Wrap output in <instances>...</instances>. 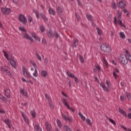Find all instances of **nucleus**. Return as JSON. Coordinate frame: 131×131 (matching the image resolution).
<instances>
[{"label":"nucleus","mask_w":131,"mask_h":131,"mask_svg":"<svg viewBox=\"0 0 131 131\" xmlns=\"http://www.w3.org/2000/svg\"><path fill=\"white\" fill-rule=\"evenodd\" d=\"M3 53L4 54L5 57H6L7 60L9 62L10 65H11L13 68L16 69V61H15V59H14V57L6 54V52L4 50L3 51Z\"/></svg>","instance_id":"1"},{"label":"nucleus","mask_w":131,"mask_h":131,"mask_svg":"<svg viewBox=\"0 0 131 131\" xmlns=\"http://www.w3.org/2000/svg\"><path fill=\"white\" fill-rule=\"evenodd\" d=\"M100 49L101 51H103V52L105 53H109V52H111V48L107 44L103 43L101 45Z\"/></svg>","instance_id":"2"},{"label":"nucleus","mask_w":131,"mask_h":131,"mask_svg":"<svg viewBox=\"0 0 131 131\" xmlns=\"http://www.w3.org/2000/svg\"><path fill=\"white\" fill-rule=\"evenodd\" d=\"M119 60L123 64V65H126L128 62L127 57H126V55L121 54L119 57Z\"/></svg>","instance_id":"3"},{"label":"nucleus","mask_w":131,"mask_h":131,"mask_svg":"<svg viewBox=\"0 0 131 131\" xmlns=\"http://www.w3.org/2000/svg\"><path fill=\"white\" fill-rule=\"evenodd\" d=\"M18 20L19 22H21V23L24 25H26L27 24V18H26V17L22 14L19 15Z\"/></svg>","instance_id":"4"},{"label":"nucleus","mask_w":131,"mask_h":131,"mask_svg":"<svg viewBox=\"0 0 131 131\" xmlns=\"http://www.w3.org/2000/svg\"><path fill=\"white\" fill-rule=\"evenodd\" d=\"M1 11L4 15H9V14H10L11 12H12L11 9L8 8L6 7L2 8Z\"/></svg>","instance_id":"5"},{"label":"nucleus","mask_w":131,"mask_h":131,"mask_svg":"<svg viewBox=\"0 0 131 131\" xmlns=\"http://www.w3.org/2000/svg\"><path fill=\"white\" fill-rule=\"evenodd\" d=\"M23 73L25 76L27 78H29L31 77V75H30V73L28 72V70L26 69V68L24 67H23Z\"/></svg>","instance_id":"6"},{"label":"nucleus","mask_w":131,"mask_h":131,"mask_svg":"<svg viewBox=\"0 0 131 131\" xmlns=\"http://www.w3.org/2000/svg\"><path fill=\"white\" fill-rule=\"evenodd\" d=\"M62 101L63 102V104L66 106V107L68 108L69 110H71L73 113L75 112V110L71 108L70 106L69 105V104L67 103V101H66V99L65 98H62Z\"/></svg>","instance_id":"7"},{"label":"nucleus","mask_w":131,"mask_h":131,"mask_svg":"<svg viewBox=\"0 0 131 131\" xmlns=\"http://www.w3.org/2000/svg\"><path fill=\"white\" fill-rule=\"evenodd\" d=\"M2 71L3 72H5L7 75H8L9 76H12V74H11V72H10L9 70H8L5 67H1Z\"/></svg>","instance_id":"8"},{"label":"nucleus","mask_w":131,"mask_h":131,"mask_svg":"<svg viewBox=\"0 0 131 131\" xmlns=\"http://www.w3.org/2000/svg\"><path fill=\"white\" fill-rule=\"evenodd\" d=\"M62 117L64 119V120H65V121H68L70 123H72L73 120L71 118L68 117L65 115H62Z\"/></svg>","instance_id":"9"},{"label":"nucleus","mask_w":131,"mask_h":131,"mask_svg":"<svg viewBox=\"0 0 131 131\" xmlns=\"http://www.w3.org/2000/svg\"><path fill=\"white\" fill-rule=\"evenodd\" d=\"M56 11H57V13L59 14V15H62L64 12V8H62L61 6H58L56 8Z\"/></svg>","instance_id":"10"},{"label":"nucleus","mask_w":131,"mask_h":131,"mask_svg":"<svg viewBox=\"0 0 131 131\" xmlns=\"http://www.w3.org/2000/svg\"><path fill=\"white\" fill-rule=\"evenodd\" d=\"M4 94L7 98H11V91L9 89L4 90Z\"/></svg>","instance_id":"11"},{"label":"nucleus","mask_w":131,"mask_h":131,"mask_svg":"<svg viewBox=\"0 0 131 131\" xmlns=\"http://www.w3.org/2000/svg\"><path fill=\"white\" fill-rule=\"evenodd\" d=\"M119 8L120 9H124L125 8V6H126V4H125V1H121L119 3Z\"/></svg>","instance_id":"12"},{"label":"nucleus","mask_w":131,"mask_h":131,"mask_svg":"<svg viewBox=\"0 0 131 131\" xmlns=\"http://www.w3.org/2000/svg\"><path fill=\"white\" fill-rule=\"evenodd\" d=\"M100 86L102 88L103 90L105 91V92H110V90L108 89L106 85H105V83L103 82H101L100 84Z\"/></svg>","instance_id":"13"},{"label":"nucleus","mask_w":131,"mask_h":131,"mask_svg":"<svg viewBox=\"0 0 131 131\" xmlns=\"http://www.w3.org/2000/svg\"><path fill=\"white\" fill-rule=\"evenodd\" d=\"M4 122L8 125L9 128H11V125H12V121H11V120L6 119L5 120Z\"/></svg>","instance_id":"14"},{"label":"nucleus","mask_w":131,"mask_h":131,"mask_svg":"<svg viewBox=\"0 0 131 131\" xmlns=\"http://www.w3.org/2000/svg\"><path fill=\"white\" fill-rule=\"evenodd\" d=\"M45 125L47 131H52V130H51L52 128V125L49 123V122H46L45 123Z\"/></svg>","instance_id":"15"},{"label":"nucleus","mask_w":131,"mask_h":131,"mask_svg":"<svg viewBox=\"0 0 131 131\" xmlns=\"http://www.w3.org/2000/svg\"><path fill=\"white\" fill-rule=\"evenodd\" d=\"M47 35L50 38H52V37L54 36V34L53 33V30H52V29H49V31L47 32Z\"/></svg>","instance_id":"16"},{"label":"nucleus","mask_w":131,"mask_h":131,"mask_svg":"<svg viewBox=\"0 0 131 131\" xmlns=\"http://www.w3.org/2000/svg\"><path fill=\"white\" fill-rule=\"evenodd\" d=\"M40 17H41V18L43 19V21H45V22H48V17L46 16V14H45V13H40Z\"/></svg>","instance_id":"17"},{"label":"nucleus","mask_w":131,"mask_h":131,"mask_svg":"<svg viewBox=\"0 0 131 131\" xmlns=\"http://www.w3.org/2000/svg\"><path fill=\"white\" fill-rule=\"evenodd\" d=\"M24 37L25 38H26L27 39H29V40H30L31 41H33V39H32V37L29 36L26 33L24 34Z\"/></svg>","instance_id":"18"},{"label":"nucleus","mask_w":131,"mask_h":131,"mask_svg":"<svg viewBox=\"0 0 131 131\" xmlns=\"http://www.w3.org/2000/svg\"><path fill=\"white\" fill-rule=\"evenodd\" d=\"M21 115H22L25 122L26 123H27L28 124H29V120H28V118H27V117L26 116L24 115V114H23V113H21Z\"/></svg>","instance_id":"19"},{"label":"nucleus","mask_w":131,"mask_h":131,"mask_svg":"<svg viewBox=\"0 0 131 131\" xmlns=\"http://www.w3.org/2000/svg\"><path fill=\"white\" fill-rule=\"evenodd\" d=\"M95 68L94 69V72H97V70H98L99 72H101V67H100V66H95Z\"/></svg>","instance_id":"20"},{"label":"nucleus","mask_w":131,"mask_h":131,"mask_svg":"<svg viewBox=\"0 0 131 131\" xmlns=\"http://www.w3.org/2000/svg\"><path fill=\"white\" fill-rule=\"evenodd\" d=\"M49 13L50 15H53V16H55V15H56V12H55V11H54L53 8H49Z\"/></svg>","instance_id":"21"},{"label":"nucleus","mask_w":131,"mask_h":131,"mask_svg":"<svg viewBox=\"0 0 131 131\" xmlns=\"http://www.w3.org/2000/svg\"><path fill=\"white\" fill-rule=\"evenodd\" d=\"M119 111L120 113H121V114H122V115H123V116H125V117H126V116H127V114H126V113H125V112H124V111L123 110L119 108Z\"/></svg>","instance_id":"22"},{"label":"nucleus","mask_w":131,"mask_h":131,"mask_svg":"<svg viewBox=\"0 0 131 131\" xmlns=\"http://www.w3.org/2000/svg\"><path fill=\"white\" fill-rule=\"evenodd\" d=\"M86 17L88 18V20L89 21H90V22H93V16L91 14H86Z\"/></svg>","instance_id":"23"},{"label":"nucleus","mask_w":131,"mask_h":131,"mask_svg":"<svg viewBox=\"0 0 131 131\" xmlns=\"http://www.w3.org/2000/svg\"><path fill=\"white\" fill-rule=\"evenodd\" d=\"M78 46V40L75 39L74 41V43L72 45L73 48H76Z\"/></svg>","instance_id":"24"},{"label":"nucleus","mask_w":131,"mask_h":131,"mask_svg":"<svg viewBox=\"0 0 131 131\" xmlns=\"http://www.w3.org/2000/svg\"><path fill=\"white\" fill-rule=\"evenodd\" d=\"M34 129H35L36 131H42V130H41V128H40V126H39V125L38 124L35 125Z\"/></svg>","instance_id":"25"},{"label":"nucleus","mask_w":131,"mask_h":131,"mask_svg":"<svg viewBox=\"0 0 131 131\" xmlns=\"http://www.w3.org/2000/svg\"><path fill=\"white\" fill-rule=\"evenodd\" d=\"M30 113L33 118H35V117H36V113H35V110L31 111Z\"/></svg>","instance_id":"26"},{"label":"nucleus","mask_w":131,"mask_h":131,"mask_svg":"<svg viewBox=\"0 0 131 131\" xmlns=\"http://www.w3.org/2000/svg\"><path fill=\"white\" fill-rule=\"evenodd\" d=\"M41 76L42 77H47V75H48V72L46 71H42L41 72Z\"/></svg>","instance_id":"27"},{"label":"nucleus","mask_w":131,"mask_h":131,"mask_svg":"<svg viewBox=\"0 0 131 131\" xmlns=\"http://www.w3.org/2000/svg\"><path fill=\"white\" fill-rule=\"evenodd\" d=\"M56 122L59 128H61V127L63 126V125H62V123L61 122V121H60V120L59 119H57L56 121Z\"/></svg>","instance_id":"28"},{"label":"nucleus","mask_w":131,"mask_h":131,"mask_svg":"<svg viewBox=\"0 0 131 131\" xmlns=\"http://www.w3.org/2000/svg\"><path fill=\"white\" fill-rule=\"evenodd\" d=\"M20 94L25 97H27V92H24V89L20 90Z\"/></svg>","instance_id":"29"},{"label":"nucleus","mask_w":131,"mask_h":131,"mask_svg":"<svg viewBox=\"0 0 131 131\" xmlns=\"http://www.w3.org/2000/svg\"><path fill=\"white\" fill-rule=\"evenodd\" d=\"M117 22H118V24L119 25V26H121V27H125V26H124V25L122 23V20H118Z\"/></svg>","instance_id":"30"},{"label":"nucleus","mask_w":131,"mask_h":131,"mask_svg":"<svg viewBox=\"0 0 131 131\" xmlns=\"http://www.w3.org/2000/svg\"><path fill=\"white\" fill-rule=\"evenodd\" d=\"M112 7L113 9L116 10L117 9V5L116 4V3L113 2L112 3Z\"/></svg>","instance_id":"31"},{"label":"nucleus","mask_w":131,"mask_h":131,"mask_svg":"<svg viewBox=\"0 0 131 131\" xmlns=\"http://www.w3.org/2000/svg\"><path fill=\"white\" fill-rule=\"evenodd\" d=\"M34 14H35L37 19H39V17H40L39 12H38L37 10H35L34 11Z\"/></svg>","instance_id":"32"},{"label":"nucleus","mask_w":131,"mask_h":131,"mask_svg":"<svg viewBox=\"0 0 131 131\" xmlns=\"http://www.w3.org/2000/svg\"><path fill=\"white\" fill-rule=\"evenodd\" d=\"M67 75H68V76H69V77L72 78L74 76V74H72L70 71H67Z\"/></svg>","instance_id":"33"},{"label":"nucleus","mask_w":131,"mask_h":131,"mask_svg":"<svg viewBox=\"0 0 131 131\" xmlns=\"http://www.w3.org/2000/svg\"><path fill=\"white\" fill-rule=\"evenodd\" d=\"M79 116H80V117H81V119H82V120L84 121L85 120V117L83 116V115H82V114H81V113L79 112Z\"/></svg>","instance_id":"34"},{"label":"nucleus","mask_w":131,"mask_h":131,"mask_svg":"<svg viewBox=\"0 0 131 131\" xmlns=\"http://www.w3.org/2000/svg\"><path fill=\"white\" fill-rule=\"evenodd\" d=\"M79 57L80 58L79 59L81 63H84V59H83V57H82V55H79Z\"/></svg>","instance_id":"35"},{"label":"nucleus","mask_w":131,"mask_h":131,"mask_svg":"<svg viewBox=\"0 0 131 131\" xmlns=\"http://www.w3.org/2000/svg\"><path fill=\"white\" fill-rule=\"evenodd\" d=\"M120 37H121V38H123V39L125 38V35L123 32L120 33Z\"/></svg>","instance_id":"36"},{"label":"nucleus","mask_w":131,"mask_h":131,"mask_svg":"<svg viewBox=\"0 0 131 131\" xmlns=\"http://www.w3.org/2000/svg\"><path fill=\"white\" fill-rule=\"evenodd\" d=\"M54 34V36L56 38H59V37H60V35H59L58 32L55 31Z\"/></svg>","instance_id":"37"},{"label":"nucleus","mask_w":131,"mask_h":131,"mask_svg":"<svg viewBox=\"0 0 131 131\" xmlns=\"http://www.w3.org/2000/svg\"><path fill=\"white\" fill-rule=\"evenodd\" d=\"M36 57L37 58L38 60L39 61H41V57L38 54V53L36 52Z\"/></svg>","instance_id":"38"},{"label":"nucleus","mask_w":131,"mask_h":131,"mask_svg":"<svg viewBox=\"0 0 131 131\" xmlns=\"http://www.w3.org/2000/svg\"><path fill=\"white\" fill-rule=\"evenodd\" d=\"M72 78H74V79H75V82H76V83H78V78L75 76V75H74V76Z\"/></svg>","instance_id":"39"},{"label":"nucleus","mask_w":131,"mask_h":131,"mask_svg":"<svg viewBox=\"0 0 131 131\" xmlns=\"http://www.w3.org/2000/svg\"><path fill=\"white\" fill-rule=\"evenodd\" d=\"M33 75L34 76H35V77H37V76H38V74H37V69H35V72L33 74Z\"/></svg>","instance_id":"40"},{"label":"nucleus","mask_w":131,"mask_h":131,"mask_svg":"<svg viewBox=\"0 0 131 131\" xmlns=\"http://www.w3.org/2000/svg\"><path fill=\"white\" fill-rule=\"evenodd\" d=\"M108 119H109V121H110V122H111V123L114 124V125H116V122H115V121L114 120H113V119H112L110 118Z\"/></svg>","instance_id":"41"},{"label":"nucleus","mask_w":131,"mask_h":131,"mask_svg":"<svg viewBox=\"0 0 131 131\" xmlns=\"http://www.w3.org/2000/svg\"><path fill=\"white\" fill-rule=\"evenodd\" d=\"M86 122H87L88 124H89V125H90V126H92V124L91 122V120H90V119H87L86 120Z\"/></svg>","instance_id":"42"},{"label":"nucleus","mask_w":131,"mask_h":131,"mask_svg":"<svg viewBox=\"0 0 131 131\" xmlns=\"http://www.w3.org/2000/svg\"><path fill=\"white\" fill-rule=\"evenodd\" d=\"M126 95L128 100H130L131 99V95L129 93H126Z\"/></svg>","instance_id":"43"},{"label":"nucleus","mask_w":131,"mask_h":131,"mask_svg":"<svg viewBox=\"0 0 131 131\" xmlns=\"http://www.w3.org/2000/svg\"><path fill=\"white\" fill-rule=\"evenodd\" d=\"M19 29L20 30V31H23V32H26V29H25V28H24V27H19Z\"/></svg>","instance_id":"44"},{"label":"nucleus","mask_w":131,"mask_h":131,"mask_svg":"<svg viewBox=\"0 0 131 131\" xmlns=\"http://www.w3.org/2000/svg\"><path fill=\"white\" fill-rule=\"evenodd\" d=\"M97 29L99 35H102V31L100 29V28H97Z\"/></svg>","instance_id":"45"},{"label":"nucleus","mask_w":131,"mask_h":131,"mask_svg":"<svg viewBox=\"0 0 131 131\" xmlns=\"http://www.w3.org/2000/svg\"><path fill=\"white\" fill-rule=\"evenodd\" d=\"M102 61L104 62V64H105V66H107V65H108V62H107L106 58H105V57H103Z\"/></svg>","instance_id":"46"},{"label":"nucleus","mask_w":131,"mask_h":131,"mask_svg":"<svg viewBox=\"0 0 131 131\" xmlns=\"http://www.w3.org/2000/svg\"><path fill=\"white\" fill-rule=\"evenodd\" d=\"M67 81H68V85L69 86V88H71V80H70V79H69V78H67Z\"/></svg>","instance_id":"47"},{"label":"nucleus","mask_w":131,"mask_h":131,"mask_svg":"<svg viewBox=\"0 0 131 131\" xmlns=\"http://www.w3.org/2000/svg\"><path fill=\"white\" fill-rule=\"evenodd\" d=\"M0 99L2 100V101H5V102H7V100H6V98L4 97V96L0 95Z\"/></svg>","instance_id":"48"},{"label":"nucleus","mask_w":131,"mask_h":131,"mask_svg":"<svg viewBox=\"0 0 131 131\" xmlns=\"http://www.w3.org/2000/svg\"><path fill=\"white\" fill-rule=\"evenodd\" d=\"M75 15H76V18L77 19L78 21H80V16H79V14H78V13H76Z\"/></svg>","instance_id":"49"},{"label":"nucleus","mask_w":131,"mask_h":131,"mask_svg":"<svg viewBox=\"0 0 131 131\" xmlns=\"http://www.w3.org/2000/svg\"><path fill=\"white\" fill-rule=\"evenodd\" d=\"M28 21L30 23H31V22H32V21H33V18H32V17L29 16L28 17Z\"/></svg>","instance_id":"50"},{"label":"nucleus","mask_w":131,"mask_h":131,"mask_svg":"<svg viewBox=\"0 0 131 131\" xmlns=\"http://www.w3.org/2000/svg\"><path fill=\"white\" fill-rule=\"evenodd\" d=\"M40 29L41 32H45V31L46 30V29H45V27L40 26Z\"/></svg>","instance_id":"51"},{"label":"nucleus","mask_w":131,"mask_h":131,"mask_svg":"<svg viewBox=\"0 0 131 131\" xmlns=\"http://www.w3.org/2000/svg\"><path fill=\"white\" fill-rule=\"evenodd\" d=\"M6 113V112L5 111L3 110V108L0 107V114H5Z\"/></svg>","instance_id":"52"},{"label":"nucleus","mask_w":131,"mask_h":131,"mask_svg":"<svg viewBox=\"0 0 131 131\" xmlns=\"http://www.w3.org/2000/svg\"><path fill=\"white\" fill-rule=\"evenodd\" d=\"M30 63L33 65V67H35L36 66V64H35V62L33 61V60H30Z\"/></svg>","instance_id":"53"},{"label":"nucleus","mask_w":131,"mask_h":131,"mask_svg":"<svg viewBox=\"0 0 131 131\" xmlns=\"http://www.w3.org/2000/svg\"><path fill=\"white\" fill-rule=\"evenodd\" d=\"M64 127H66L67 131H72L71 130V129H70V127L67 125L64 126Z\"/></svg>","instance_id":"54"},{"label":"nucleus","mask_w":131,"mask_h":131,"mask_svg":"<svg viewBox=\"0 0 131 131\" xmlns=\"http://www.w3.org/2000/svg\"><path fill=\"white\" fill-rule=\"evenodd\" d=\"M114 23L115 25H117V18H116V17H114Z\"/></svg>","instance_id":"55"},{"label":"nucleus","mask_w":131,"mask_h":131,"mask_svg":"<svg viewBox=\"0 0 131 131\" xmlns=\"http://www.w3.org/2000/svg\"><path fill=\"white\" fill-rule=\"evenodd\" d=\"M106 85H107L108 88H110L111 86V84H110V82L108 80L106 81Z\"/></svg>","instance_id":"56"},{"label":"nucleus","mask_w":131,"mask_h":131,"mask_svg":"<svg viewBox=\"0 0 131 131\" xmlns=\"http://www.w3.org/2000/svg\"><path fill=\"white\" fill-rule=\"evenodd\" d=\"M42 43H43L44 45H47V41H46V38H42Z\"/></svg>","instance_id":"57"},{"label":"nucleus","mask_w":131,"mask_h":131,"mask_svg":"<svg viewBox=\"0 0 131 131\" xmlns=\"http://www.w3.org/2000/svg\"><path fill=\"white\" fill-rule=\"evenodd\" d=\"M113 73L114 77H115V79H116V78H117V74H116V73H115V72H113Z\"/></svg>","instance_id":"58"},{"label":"nucleus","mask_w":131,"mask_h":131,"mask_svg":"<svg viewBox=\"0 0 131 131\" xmlns=\"http://www.w3.org/2000/svg\"><path fill=\"white\" fill-rule=\"evenodd\" d=\"M77 3L78 4V6H79L80 7H81L82 4H81V2H80V1L77 0Z\"/></svg>","instance_id":"59"},{"label":"nucleus","mask_w":131,"mask_h":131,"mask_svg":"<svg viewBox=\"0 0 131 131\" xmlns=\"http://www.w3.org/2000/svg\"><path fill=\"white\" fill-rule=\"evenodd\" d=\"M35 39H36V40H37L38 41H40V38H39V37H37V36H36L35 37V38H34Z\"/></svg>","instance_id":"60"},{"label":"nucleus","mask_w":131,"mask_h":131,"mask_svg":"<svg viewBox=\"0 0 131 131\" xmlns=\"http://www.w3.org/2000/svg\"><path fill=\"white\" fill-rule=\"evenodd\" d=\"M121 127H122V128H123V129L124 130H127V129L126 128V127H125V126H123V125H120Z\"/></svg>","instance_id":"61"},{"label":"nucleus","mask_w":131,"mask_h":131,"mask_svg":"<svg viewBox=\"0 0 131 131\" xmlns=\"http://www.w3.org/2000/svg\"><path fill=\"white\" fill-rule=\"evenodd\" d=\"M118 20H121V14H119L118 16Z\"/></svg>","instance_id":"62"},{"label":"nucleus","mask_w":131,"mask_h":131,"mask_svg":"<svg viewBox=\"0 0 131 131\" xmlns=\"http://www.w3.org/2000/svg\"><path fill=\"white\" fill-rule=\"evenodd\" d=\"M32 37H34V38H35V37H36V35L35 34V33H32Z\"/></svg>","instance_id":"63"},{"label":"nucleus","mask_w":131,"mask_h":131,"mask_svg":"<svg viewBox=\"0 0 131 131\" xmlns=\"http://www.w3.org/2000/svg\"><path fill=\"white\" fill-rule=\"evenodd\" d=\"M127 117L129 119H131V113L127 114Z\"/></svg>","instance_id":"64"}]
</instances>
